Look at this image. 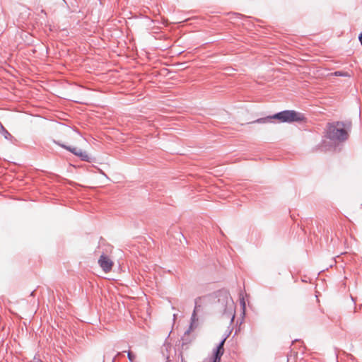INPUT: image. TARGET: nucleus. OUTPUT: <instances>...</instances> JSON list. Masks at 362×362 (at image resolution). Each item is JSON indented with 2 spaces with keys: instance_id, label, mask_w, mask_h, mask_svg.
Wrapping results in <instances>:
<instances>
[{
  "instance_id": "obj_10",
  "label": "nucleus",
  "mask_w": 362,
  "mask_h": 362,
  "mask_svg": "<svg viewBox=\"0 0 362 362\" xmlns=\"http://www.w3.org/2000/svg\"><path fill=\"white\" fill-rule=\"evenodd\" d=\"M29 362H42V361L40 358L34 357V358L32 361H29Z\"/></svg>"
},
{
  "instance_id": "obj_14",
  "label": "nucleus",
  "mask_w": 362,
  "mask_h": 362,
  "mask_svg": "<svg viewBox=\"0 0 362 362\" xmlns=\"http://www.w3.org/2000/svg\"><path fill=\"white\" fill-rule=\"evenodd\" d=\"M34 293H35V291H32V292H31V293H30V295H31V296H33V295H34Z\"/></svg>"
},
{
  "instance_id": "obj_12",
  "label": "nucleus",
  "mask_w": 362,
  "mask_h": 362,
  "mask_svg": "<svg viewBox=\"0 0 362 362\" xmlns=\"http://www.w3.org/2000/svg\"><path fill=\"white\" fill-rule=\"evenodd\" d=\"M228 293H225V298L226 300V301L228 300Z\"/></svg>"
},
{
  "instance_id": "obj_1",
  "label": "nucleus",
  "mask_w": 362,
  "mask_h": 362,
  "mask_svg": "<svg viewBox=\"0 0 362 362\" xmlns=\"http://www.w3.org/2000/svg\"><path fill=\"white\" fill-rule=\"evenodd\" d=\"M352 127L350 120L329 122L325 129V137L335 144L346 141Z\"/></svg>"
},
{
  "instance_id": "obj_2",
  "label": "nucleus",
  "mask_w": 362,
  "mask_h": 362,
  "mask_svg": "<svg viewBox=\"0 0 362 362\" xmlns=\"http://www.w3.org/2000/svg\"><path fill=\"white\" fill-rule=\"evenodd\" d=\"M273 119H277L283 123H291L293 122H303L305 119L304 115L295 110H283L279 112L275 113L273 115L262 117L256 119L254 122L256 123H267L272 122Z\"/></svg>"
},
{
  "instance_id": "obj_8",
  "label": "nucleus",
  "mask_w": 362,
  "mask_h": 362,
  "mask_svg": "<svg viewBox=\"0 0 362 362\" xmlns=\"http://www.w3.org/2000/svg\"><path fill=\"white\" fill-rule=\"evenodd\" d=\"M127 357H128V359L130 361H133L134 359L135 358V356L134 355V354L132 352V351H129L127 353Z\"/></svg>"
},
{
  "instance_id": "obj_7",
  "label": "nucleus",
  "mask_w": 362,
  "mask_h": 362,
  "mask_svg": "<svg viewBox=\"0 0 362 362\" xmlns=\"http://www.w3.org/2000/svg\"><path fill=\"white\" fill-rule=\"evenodd\" d=\"M334 75L336 76H344V77L350 76L348 72L342 71H337L334 73Z\"/></svg>"
},
{
  "instance_id": "obj_5",
  "label": "nucleus",
  "mask_w": 362,
  "mask_h": 362,
  "mask_svg": "<svg viewBox=\"0 0 362 362\" xmlns=\"http://www.w3.org/2000/svg\"><path fill=\"white\" fill-rule=\"evenodd\" d=\"M98 263L103 270L105 272H110L113 265L112 262L105 255H102L100 256L98 259Z\"/></svg>"
},
{
  "instance_id": "obj_4",
  "label": "nucleus",
  "mask_w": 362,
  "mask_h": 362,
  "mask_svg": "<svg viewBox=\"0 0 362 362\" xmlns=\"http://www.w3.org/2000/svg\"><path fill=\"white\" fill-rule=\"evenodd\" d=\"M228 336H226L225 338H223L218 344L215 350L214 351L213 358L212 359H210L207 362H220L221 358L224 352V344L226 340V338Z\"/></svg>"
},
{
  "instance_id": "obj_6",
  "label": "nucleus",
  "mask_w": 362,
  "mask_h": 362,
  "mask_svg": "<svg viewBox=\"0 0 362 362\" xmlns=\"http://www.w3.org/2000/svg\"><path fill=\"white\" fill-rule=\"evenodd\" d=\"M197 300H195V308L194 309V311L192 314V317H191V323H190V325H189V329L185 332L184 334V336L182 337V341H185V337L189 334V332L196 327V322L198 321V318L197 317Z\"/></svg>"
},
{
  "instance_id": "obj_11",
  "label": "nucleus",
  "mask_w": 362,
  "mask_h": 362,
  "mask_svg": "<svg viewBox=\"0 0 362 362\" xmlns=\"http://www.w3.org/2000/svg\"><path fill=\"white\" fill-rule=\"evenodd\" d=\"M358 40H359L361 45H362V33H360L358 35Z\"/></svg>"
},
{
  "instance_id": "obj_13",
  "label": "nucleus",
  "mask_w": 362,
  "mask_h": 362,
  "mask_svg": "<svg viewBox=\"0 0 362 362\" xmlns=\"http://www.w3.org/2000/svg\"><path fill=\"white\" fill-rule=\"evenodd\" d=\"M62 1H64V3L66 6H68V4H67V2L66 1V0H62Z\"/></svg>"
},
{
  "instance_id": "obj_9",
  "label": "nucleus",
  "mask_w": 362,
  "mask_h": 362,
  "mask_svg": "<svg viewBox=\"0 0 362 362\" xmlns=\"http://www.w3.org/2000/svg\"><path fill=\"white\" fill-rule=\"evenodd\" d=\"M240 303L243 308V313H245V300H244V298H242L240 299Z\"/></svg>"
},
{
  "instance_id": "obj_16",
  "label": "nucleus",
  "mask_w": 362,
  "mask_h": 362,
  "mask_svg": "<svg viewBox=\"0 0 362 362\" xmlns=\"http://www.w3.org/2000/svg\"><path fill=\"white\" fill-rule=\"evenodd\" d=\"M361 307H362V305H361Z\"/></svg>"
},
{
  "instance_id": "obj_3",
  "label": "nucleus",
  "mask_w": 362,
  "mask_h": 362,
  "mask_svg": "<svg viewBox=\"0 0 362 362\" xmlns=\"http://www.w3.org/2000/svg\"><path fill=\"white\" fill-rule=\"evenodd\" d=\"M54 143L57 144V145L60 146L62 148L70 151L75 156H78L81 160L90 162L91 160V158L88 156V154L86 151H83L81 148H78L76 147H73V146H66L65 144H61L59 141H54Z\"/></svg>"
},
{
  "instance_id": "obj_15",
  "label": "nucleus",
  "mask_w": 362,
  "mask_h": 362,
  "mask_svg": "<svg viewBox=\"0 0 362 362\" xmlns=\"http://www.w3.org/2000/svg\"><path fill=\"white\" fill-rule=\"evenodd\" d=\"M226 310V305H224V310Z\"/></svg>"
},
{
  "instance_id": "obj_17",
  "label": "nucleus",
  "mask_w": 362,
  "mask_h": 362,
  "mask_svg": "<svg viewBox=\"0 0 362 362\" xmlns=\"http://www.w3.org/2000/svg\"><path fill=\"white\" fill-rule=\"evenodd\" d=\"M182 362H183V361H182Z\"/></svg>"
}]
</instances>
